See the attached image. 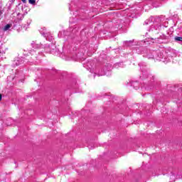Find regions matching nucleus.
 <instances>
[{
	"label": "nucleus",
	"mask_w": 182,
	"mask_h": 182,
	"mask_svg": "<svg viewBox=\"0 0 182 182\" xmlns=\"http://www.w3.org/2000/svg\"><path fill=\"white\" fill-rule=\"evenodd\" d=\"M9 28H11V24H7L4 26V31H8V29H9Z\"/></svg>",
	"instance_id": "obj_2"
},
{
	"label": "nucleus",
	"mask_w": 182,
	"mask_h": 182,
	"mask_svg": "<svg viewBox=\"0 0 182 182\" xmlns=\"http://www.w3.org/2000/svg\"><path fill=\"white\" fill-rule=\"evenodd\" d=\"M28 2L31 5H35V4H36V0H28Z\"/></svg>",
	"instance_id": "obj_1"
},
{
	"label": "nucleus",
	"mask_w": 182,
	"mask_h": 182,
	"mask_svg": "<svg viewBox=\"0 0 182 182\" xmlns=\"http://www.w3.org/2000/svg\"><path fill=\"white\" fill-rule=\"evenodd\" d=\"M175 41L182 42V37H175Z\"/></svg>",
	"instance_id": "obj_3"
},
{
	"label": "nucleus",
	"mask_w": 182,
	"mask_h": 182,
	"mask_svg": "<svg viewBox=\"0 0 182 182\" xmlns=\"http://www.w3.org/2000/svg\"><path fill=\"white\" fill-rule=\"evenodd\" d=\"M23 4H26V0H21Z\"/></svg>",
	"instance_id": "obj_4"
},
{
	"label": "nucleus",
	"mask_w": 182,
	"mask_h": 182,
	"mask_svg": "<svg viewBox=\"0 0 182 182\" xmlns=\"http://www.w3.org/2000/svg\"><path fill=\"white\" fill-rule=\"evenodd\" d=\"M1 100H2V95L1 94H0V102H1Z\"/></svg>",
	"instance_id": "obj_5"
}]
</instances>
